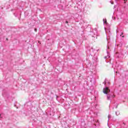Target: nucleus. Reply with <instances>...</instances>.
Segmentation results:
<instances>
[{
  "label": "nucleus",
  "mask_w": 128,
  "mask_h": 128,
  "mask_svg": "<svg viewBox=\"0 0 128 128\" xmlns=\"http://www.w3.org/2000/svg\"><path fill=\"white\" fill-rule=\"evenodd\" d=\"M110 92V88H108V87H105L103 89V92L105 94H108L109 92Z\"/></svg>",
  "instance_id": "1"
},
{
  "label": "nucleus",
  "mask_w": 128,
  "mask_h": 128,
  "mask_svg": "<svg viewBox=\"0 0 128 128\" xmlns=\"http://www.w3.org/2000/svg\"><path fill=\"white\" fill-rule=\"evenodd\" d=\"M110 98H112V96L111 95H108L107 96V100H110Z\"/></svg>",
  "instance_id": "2"
},
{
  "label": "nucleus",
  "mask_w": 128,
  "mask_h": 128,
  "mask_svg": "<svg viewBox=\"0 0 128 128\" xmlns=\"http://www.w3.org/2000/svg\"><path fill=\"white\" fill-rule=\"evenodd\" d=\"M103 22L104 24H106V19H104Z\"/></svg>",
  "instance_id": "3"
},
{
  "label": "nucleus",
  "mask_w": 128,
  "mask_h": 128,
  "mask_svg": "<svg viewBox=\"0 0 128 128\" xmlns=\"http://www.w3.org/2000/svg\"><path fill=\"white\" fill-rule=\"evenodd\" d=\"M116 116H118L120 114V112H116Z\"/></svg>",
  "instance_id": "4"
},
{
  "label": "nucleus",
  "mask_w": 128,
  "mask_h": 128,
  "mask_svg": "<svg viewBox=\"0 0 128 128\" xmlns=\"http://www.w3.org/2000/svg\"><path fill=\"white\" fill-rule=\"evenodd\" d=\"M112 118V116H110V115H108V120H110V118Z\"/></svg>",
  "instance_id": "5"
},
{
  "label": "nucleus",
  "mask_w": 128,
  "mask_h": 128,
  "mask_svg": "<svg viewBox=\"0 0 128 128\" xmlns=\"http://www.w3.org/2000/svg\"><path fill=\"white\" fill-rule=\"evenodd\" d=\"M124 0V4H126V2H128V0Z\"/></svg>",
  "instance_id": "6"
},
{
  "label": "nucleus",
  "mask_w": 128,
  "mask_h": 128,
  "mask_svg": "<svg viewBox=\"0 0 128 128\" xmlns=\"http://www.w3.org/2000/svg\"><path fill=\"white\" fill-rule=\"evenodd\" d=\"M110 4H114V2L112 1H110Z\"/></svg>",
  "instance_id": "7"
},
{
  "label": "nucleus",
  "mask_w": 128,
  "mask_h": 128,
  "mask_svg": "<svg viewBox=\"0 0 128 128\" xmlns=\"http://www.w3.org/2000/svg\"><path fill=\"white\" fill-rule=\"evenodd\" d=\"M112 98H116V96L112 95Z\"/></svg>",
  "instance_id": "8"
},
{
  "label": "nucleus",
  "mask_w": 128,
  "mask_h": 128,
  "mask_svg": "<svg viewBox=\"0 0 128 128\" xmlns=\"http://www.w3.org/2000/svg\"><path fill=\"white\" fill-rule=\"evenodd\" d=\"M35 32H38V30L36 28L34 29Z\"/></svg>",
  "instance_id": "9"
},
{
  "label": "nucleus",
  "mask_w": 128,
  "mask_h": 128,
  "mask_svg": "<svg viewBox=\"0 0 128 128\" xmlns=\"http://www.w3.org/2000/svg\"><path fill=\"white\" fill-rule=\"evenodd\" d=\"M122 34H124V33L122 32V34H120V36H122Z\"/></svg>",
  "instance_id": "10"
},
{
  "label": "nucleus",
  "mask_w": 128,
  "mask_h": 128,
  "mask_svg": "<svg viewBox=\"0 0 128 128\" xmlns=\"http://www.w3.org/2000/svg\"><path fill=\"white\" fill-rule=\"evenodd\" d=\"M66 24H68V21H66Z\"/></svg>",
  "instance_id": "11"
},
{
  "label": "nucleus",
  "mask_w": 128,
  "mask_h": 128,
  "mask_svg": "<svg viewBox=\"0 0 128 128\" xmlns=\"http://www.w3.org/2000/svg\"><path fill=\"white\" fill-rule=\"evenodd\" d=\"M105 30H106V32H108V30H106V29H105Z\"/></svg>",
  "instance_id": "12"
},
{
  "label": "nucleus",
  "mask_w": 128,
  "mask_h": 128,
  "mask_svg": "<svg viewBox=\"0 0 128 128\" xmlns=\"http://www.w3.org/2000/svg\"><path fill=\"white\" fill-rule=\"evenodd\" d=\"M103 84H106V82H103Z\"/></svg>",
  "instance_id": "13"
},
{
  "label": "nucleus",
  "mask_w": 128,
  "mask_h": 128,
  "mask_svg": "<svg viewBox=\"0 0 128 128\" xmlns=\"http://www.w3.org/2000/svg\"><path fill=\"white\" fill-rule=\"evenodd\" d=\"M94 36H96V34H94Z\"/></svg>",
  "instance_id": "14"
},
{
  "label": "nucleus",
  "mask_w": 128,
  "mask_h": 128,
  "mask_svg": "<svg viewBox=\"0 0 128 128\" xmlns=\"http://www.w3.org/2000/svg\"><path fill=\"white\" fill-rule=\"evenodd\" d=\"M105 58H108V57H105Z\"/></svg>",
  "instance_id": "15"
},
{
  "label": "nucleus",
  "mask_w": 128,
  "mask_h": 128,
  "mask_svg": "<svg viewBox=\"0 0 128 128\" xmlns=\"http://www.w3.org/2000/svg\"><path fill=\"white\" fill-rule=\"evenodd\" d=\"M124 36H122V38H124Z\"/></svg>",
  "instance_id": "16"
},
{
  "label": "nucleus",
  "mask_w": 128,
  "mask_h": 128,
  "mask_svg": "<svg viewBox=\"0 0 128 128\" xmlns=\"http://www.w3.org/2000/svg\"><path fill=\"white\" fill-rule=\"evenodd\" d=\"M116 74H118V72H116Z\"/></svg>",
  "instance_id": "17"
},
{
  "label": "nucleus",
  "mask_w": 128,
  "mask_h": 128,
  "mask_svg": "<svg viewBox=\"0 0 128 128\" xmlns=\"http://www.w3.org/2000/svg\"><path fill=\"white\" fill-rule=\"evenodd\" d=\"M124 124H125L124 122H123Z\"/></svg>",
  "instance_id": "18"
},
{
  "label": "nucleus",
  "mask_w": 128,
  "mask_h": 128,
  "mask_svg": "<svg viewBox=\"0 0 128 128\" xmlns=\"http://www.w3.org/2000/svg\"><path fill=\"white\" fill-rule=\"evenodd\" d=\"M114 8H116V6H114Z\"/></svg>",
  "instance_id": "19"
},
{
  "label": "nucleus",
  "mask_w": 128,
  "mask_h": 128,
  "mask_svg": "<svg viewBox=\"0 0 128 128\" xmlns=\"http://www.w3.org/2000/svg\"><path fill=\"white\" fill-rule=\"evenodd\" d=\"M93 37H94V38L95 36H93Z\"/></svg>",
  "instance_id": "20"
},
{
  "label": "nucleus",
  "mask_w": 128,
  "mask_h": 128,
  "mask_svg": "<svg viewBox=\"0 0 128 128\" xmlns=\"http://www.w3.org/2000/svg\"><path fill=\"white\" fill-rule=\"evenodd\" d=\"M0 116H1V115H0Z\"/></svg>",
  "instance_id": "21"
}]
</instances>
